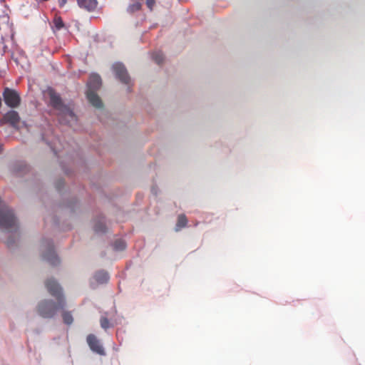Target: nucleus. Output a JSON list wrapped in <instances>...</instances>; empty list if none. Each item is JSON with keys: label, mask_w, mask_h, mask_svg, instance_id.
I'll list each match as a JSON object with an SVG mask.
<instances>
[{"label": "nucleus", "mask_w": 365, "mask_h": 365, "mask_svg": "<svg viewBox=\"0 0 365 365\" xmlns=\"http://www.w3.org/2000/svg\"><path fill=\"white\" fill-rule=\"evenodd\" d=\"M46 287L48 292L56 298L57 302L51 300L41 301L37 307L38 314L43 318H52L59 309H63L66 306V300L62 294V289L60 285L53 279L46 282Z\"/></svg>", "instance_id": "f257e3e1"}, {"label": "nucleus", "mask_w": 365, "mask_h": 365, "mask_svg": "<svg viewBox=\"0 0 365 365\" xmlns=\"http://www.w3.org/2000/svg\"><path fill=\"white\" fill-rule=\"evenodd\" d=\"M48 94L50 98L51 106L59 112L61 122L69 123L71 121L76 120L74 113L63 103L61 96L53 88L48 89Z\"/></svg>", "instance_id": "f03ea898"}, {"label": "nucleus", "mask_w": 365, "mask_h": 365, "mask_svg": "<svg viewBox=\"0 0 365 365\" xmlns=\"http://www.w3.org/2000/svg\"><path fill=\"white\" fill-rule=\"evenodd\" d=\"M5 103L10 108H17L21 103V98L17 91L6 88L3 92Z\"/></svg>", "instance_id": "7ed1b4c3"}, {"label": "nucleus", "mask_w": 365, "mask_h": 365, "mask_svg": "<svg viewBox=\"0 0 365 365\" xmlns=\"http://www.w3.org/2000/svg\"><path fill=\"white\" fill-rule=\"evenodd\" d=\"M113 70L117 78L123 83L129 84L130 76L125 66L120 63H116L113 66Z\"/></svg>", "instance_id": "20e7f679"}, {"label": "nucleus", "mask_w": 365, "mask_h": 365, "mask_svg": "<svg viewBox=\"0 0 365 365\" xmlns=\"http://www.w3.org/2000/svg\"><path fill=\"white\" fill-rule=\"evenodd\" d=\"M113 70L117 78L123 83L129 84L130 76L125 66L120 63H116L113 66Z\"/></svg>", "instance_id": "39448f33"}, {"label": "nucleus", "mask_w": 365, "mask_h": 365, "mask_svg": "<svg viewBox=\"0 0 365 365\" xmlns=\"http://www.w3.org/2000/svg\"><path fill=\"white\" fill-rule=\"evenodd\" d=\"M87 343L90 349L99 355H105V350L100 343L99 340L94 334H88L86 339Z\"/></svg>", "instance_id": "423d86ee"}, {"label": "nucleus", "mask_w": 365, "mask_h": 365, "mask_svg": "<svg viewBox=\"0 0 365 365\" xmlns=\"http://www.w3.org/2000/svg\"><path fill=\"white\" fill-rule=\"evenodd\" d=\"M2 120L9 123L13 127H16L20 121L19 113L15 110H9L3 116Z\"/></svg>", "instance_id": "0eeeda50"}, {"label": "nucleus", "mask_w": 365, "mask_h": 365, "mask_svg": "<svg viewBox=\"0 0 365 365\" xmlns=\"http://www.w3.org/2000/svg\"><path fill=\"white\" fill-rule=\"evenodd\" d=\"M101 86V78L100 76L97 74H93L90 76L88 82L87 83L88 91H92L96 92Z\"/></svg>", "instance_id": "6e6552de"}, {"label": "nucleus", "mask_w": 365, "mask_h": 365, "mask_svg": "<svg viewBox=\"0 0 365 365\" xmlns=\"http://www.w3.org/2000/svg\"><path fill=\"white\" fill-rule=\"evenodd\" d=\"M86 96L89 103L93 106L98 108H101L103 107V103L100 97L96 94V92L92 91H87Z\"/></svg>", "instance_id": "1a4fd4ad"}, {"label": "nucleus", "mask_w": 365, "mask_h": 365, "mask_svg": "<svg viewBox=\"0 0 365 365\" xmlns=\"http://www.w3.org/2000/svg\"><path fill=\"white\" fill-rule=\"evenodd\" d=\"M86 96L89 103L93 106L98 108H101L103 107V103L100 97L96 94V92L92 91H87Z\"/></svg>", "instance_id": "9d476101"}, {"label": "nucleus", "mask_w": 365, "mask_h": 365, "mask_svg": "<svg viewBox=\"0 0 365 365\" xmlns=\"http://www.w3.org/2000/svg\"><path fill=\"white\" fill-rule=\"evenodd\" d=\"M78 6L88 11H93L97 6V0H77Z\"/></svg>", "instance_id": "9b49d317"}, {"label": "nucleus", "mask_w": 365, "mask_h": 365, "mask_svg": "<svg viewBox=\"0 0 365 365\" xmlns=\"http://www.w3.org/2000/svg\"><path fill=\"white\" fill-rule=\"evenodd\" d=\"M43 257L51 265H56L59 263V259L57 255H56L53 247H50L48 248V252L43 254Z\"/></svg>", "instance_id": "f8f14e48"}, {"label": "nucleus", "mask_w": 365, "mask_h": 365, "mask_svg": "<svg viewBox=\"0 0 365 365\" xmlns=\"http://www.w3.org/2000/svg\"><path fill=\"white\" fill-rule=\"evenodd\" d=\"M96 280L99 283H106L109 279V275L106 271H99L95 274Z\"/></svg>", "instance_id": "ddd939ff"}, {"label": "nucleus", "mask_w": 365, "mask_h": 365, "mask_svg": "<svg viewBox=\"0 0 365 365\" xmlns=\"http://www.w3.org/2000/svg\"><path fill=\"white\" fill-rule=\"evenodd\" d=\"M187 219L186 216L183 214L178 215V221L176 223L175 230L179 231L182 228L185 227L187 225Z\"/></svg>", "instance_id": "4468645a"}, {"label": "nucleus", "mask_w": 365, "mask_h": 365, "mask_svg": "<svg viewBox=\"0 0 365 365\" xmlns=\"http://www.w3.org/2000/svg\"><path fill=\"white\" fill-rule=\"evenodd\" d=\"M142 4L140 1H135L129 4L127 8V11L128 13L133 14L135 11H138L141 9Z\"/></svg>", "instance_id": "2eb2a0df"}, {"label": "nucleus", "mask_w": 365, "mask_h": 365, "mask_svg": "<svg viewBox=\"0 0 365 365\" xmlns=\"http://www.w3.org/2000/svg\"><path fill=\"white\" fill-rule=\"evenodd\" d=\"M152 58L156 63L160 64L164 60V56L161 51H155L152 53Z\"/></svg>", "instance_id": "dca6fc26"}, {"label": "nucleus", "mask_w": 365, "mask_h": 365, "mask_svg": "<svg viewBox=\"0 0 365 365\" xmlns=\"http://www.w3.org/2000/svg\"><path fill=\"white\" fill-rule=\"evenodd\" d=\"M53 24L56 30H61L64 27V24L61 16H55Z\"/></svg>", "instance_id": "f3484780"}, {"label": "nucleus", "mask_w": 365, "mask_h": 365, "mask_svg": "<svg viewBox=\"0 0 365 365\" xmlns=\"http://www.w3.org/2000/svg\"><path fill=\"white\" fill-rule=\"evenodd\" d=\"M62 317L63 322L68 325H70L73 323V317L69 312H63L62 314Z\"/></svg>", "instance_id": "a211bd4d"}, {"label": "nucleus", "mask_w": 365, "mask_h": 365, "mask_svg": "<svg viewBox=\"0 0 365 365\" xmlns=\"http://www.w3.org/2000/svg\"><path fill=\"white\" fill-rule=\"evenodd\" d=\"M113 246L115 250H123L125 248V242L122 240H118L113 243Z\"/></svg>", "instance_id": "6ab92c4d"}, {"label": "nucleus", "mask_w": 365, "mask_h": 365, "mask_svg": "<svg viewBox=\"0 0 365 365\" xmlns=\"http://www.w3.org/2000/svg\"><path fill=\"white\" fill-rule=\"evenodd\" d=\"M100 324H101V327L105 330L108 329V328H110L111 327V325L109 322V320L108 319V318L106 317H101Z\"/></svg>", "instance_id": "aec40b11"}, {"label": "nucleus", "mask_w": 365, "mask_h": 365, "mask_svg": "<svg viewBox=\"0 0 365 365\" xmlns=\"http://www.w3.org/2000/svg\"><path fill=\"white\" fill-rule=\"evenodd\" d=\"M94 230L96 232H106V225L103 222H99L95 225Z\"/></svg>", "instance_id": "412c9836"}, {"label": "nucleus", "mask_w": 365, "mask_h": 365, "mask_svg": "<svg viewBox=\"0 0 365 365\" xmlns=\"http://www.w3.org/2000/svg\"><path fill=\"white\" fill-rule=\"evenodd\" d=\"M155 4V0H146V5L150 11H153Z\"/></svg>", "instance_id": "4be33fe9"}, {"label": "nucleus", "mask_w": 365, "mask_h": 365, "mask_svg": "<svg viewBox=\"0 0 365 365\" xmlns=\"http://www.w3.org/2000/svg\"><path fill=\"white\" fill-rule=\"evenodd\" d=\"M66 4V0H58V4L60 7L64 6V5Z\"/></svg>", "instance_id": "5701e85b"}, {"label": "nucleus", "mask_w": 365, "mask_h": 365, "mask_svg": "<svg viewBox=\"0 0 365 365\" xmlns=\"http://www.w3.org/2000/svg\"><path fill=\"white\" fill-rule=\"evenodd\" d=\"M14 243V241L11 240V239H9L6 242V245L9 247H11Z\"/></svg>", "instance_id": "b1692460"}]
</instances>
